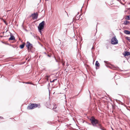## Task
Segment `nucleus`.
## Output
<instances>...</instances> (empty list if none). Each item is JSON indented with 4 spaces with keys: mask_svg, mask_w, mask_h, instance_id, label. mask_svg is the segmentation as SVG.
I'll return each mask as SVG.
<instances>
[{
    "mask_svg": "<svg viewBox=\"0 0 130 130\" xmlns=\"http://www.w3.org/2000/svg\"><path fill=\"white\" fill-rule=\"evenodd\" d=\"M89 120L91 121V123H88V125H92L93 127H96L101 130H105L104 127L99 123V121L95 119L93 116L92 117L89 119Z\"/></svg>",
    "mask_w": 130,
    "mask_h": 130,
    "instance_id": "1",
    "label": "nucleus"
},
{
    "mask_svg": "<svg viewBox=\"0 0 130 130\" xmlns=\"http://www.w3.org/2000/svg\"><path fill=\"white\" fill-rule=\"evenodd\" d=\"M45 23V21H43L39 24L38 26V29L39 31L41 34V30L44 28Z\"/></svg>",
    "mask_w": 130,
    "mask_h": 130,
    "instance_id": "2",
    "label": "nucleus"
},
{
    "mask_svg": "<svg viewBox=\"0 0 130 130\" xmlns=\"http://www.w3.org/2000/svg\"><path fill=\"white\" fill-rule=\"evenodd\" d=\"M39 104H30L27 107V108L28 109H33L34 108L37 107Z\"/></svg>",
    "mask_w": 130,
    "mask_h": 130,
    "instance_id": "3",
    "label": "nucleus"
},
{
    "mask_svg": "<svg viewBox=\"0 0 130 130\" xmlns=\"http://www.w3.org/2000/svg\"><path fill=\"white\" fill-rule=\"evenodd\" d=\"M118 41L115 36H114L111 39V43L112 44H116L118 43Z\"/></svg>",
    "mask_w": 130,
    "mask_h": 130,
    "instance_id": "4",
    "label": "nucleus"
},
{
    "mask_svg": "<svg viewBox=\"0 0 130 130\" xmlns=\"http://www.w3.org/2000/svg\"><path fill=\"white\" fill-rule=\"evenodd\" d=\"M26 46L28 51H30L31 48L33 47L32 45L28 41L27 42Z\"/></svg>",
    "mask_w": 130,
    "mask_h": 130,
    "instance_id": "5",
    "label": "nucleus"
},
{
    "mask_svg": "<svg viewBox=\"0 0 130 130\" xmlns=\"http://www.w3.org/2000/svg\"><path fill=\"white\" fill-rule=\"evenodd\" d=\"M38 13L37 12L36 13H32L30 16V17H32V19L34 20L35 19H37L38 18Z\"/></svg>",
    "mask_w": 130,
    "mask_h": 130,
    "instance_id": "6",
    "label": "nucleus"
},
{
    "mask_svg": "<svg viewBox=\"0 0 130 130\" xmlns=\"http://www.w3.org/2000/svg\"><path fill=\"white\" fill-rule=\"evenodd\" d=\"M123 55L124 56H126L130 55V53L129 52L127 51H125L123 53Z\"/></svg>",
    "mask_w": 130,
    "mask_h": 130,
    "instance_id": "7",
    "label": "nucleus"
},
{
    "mask_svg": "<svg viewBox=\"0 0 130 130\" xmlns=\"http://www.w3.org/2000/svg\"><path fill=\"white\" fill-rule=\"evenodd\" d=\"M10 37L9 39V40H15V38L14 36L12 34H11L10 35Z\"/></svg>",
    "mask_w": 130,
    "mask_h": 130,
    "instance_id": "8",
    "label": "nucleus"
},
{
    "mask_svg": "<svg viewBox=\"0 0 130 130\" xmlns=\"http://www.w3.org/2000/svg\"><path fill=\"white\" fill-rule=\"evenodd\" d=\"M124 32L127 35H129L130 34V31L127 30H125L124 31Z\"/></svg>",
    "mask_w": 130,
    "mask_h": 130,
    "instance_id": "9",
    "label": "nucleus"
},
{
    "mask_svg": "<svg viewBox=\"0 0 130 130\" xmlns=\"http://www.w3.org/2000/svg\"><path fill=\"white\" fill-rule=\"evenodd\" d=\"M77 15L76 16V17H75V18L74 17L73 19V21H74V20H78L79 19V17H78H78H77Z\"/></svg>",
    "mask_w": 130,
    "mask_h": 130,
    "instance_id": "10",
    "label": "nucleus"
},
{
    "mask_svg": "<svg viewBox=\"0 0 130 130\" xmlns=\"http://www.w3.org/2000/svg\"><path fill=\"white\" fill-rule=\"evenodd\" d=\"M129 23V22L128 21H127V20H126L124 21V24L125 25H127V24Z\"/></svg>",
    "mask_w": 130,
    "mask_h": 130,
    "instance_id": "11",
    "label": "nucleus"
},
{
    "mask_svg": "<svg viewBox=\"0 0 130 130\" xmlns=\"http://www.w3.org/2000/svg\"><path fill=\"white\" fill-rule=\"evenodd\" d=\"M25 44L23 43L22 44L20 45V48L21 49L23 48L24 47Z\"/></svg>",
    "mask_w": 130,
    "mask_h": 130,
    "instance_id": "12",
    "label": "nucleus"
},
{
    "mask_svg": "<svg viewBox=\"0 0 130 130\" xmlns=\"http://www.w3.org/2000/svg\"><path fill=\"white\" fill-rule=\"evenodd\" d=\"M95 65L97 67H99L100 66V64L98 61H97L96 62Z\"/></svg>",
    "mask_w": 130,
    "mask_h": 130,
    "instance_id": "13",
    "label": "nucleus"
},
{
    "mask_svg": "<svg viewBox=\"0 0 130 130\" xmlns=\"http://www.w3.org/2000/svg\"><path fill=\"white\" fill-rule=\"evenodd\" d=\"M0 19L2 20L5 23L6 25H7L8 24L7 22L2 18H1Z\"/></svg>",
    "mask_w": 130,
    "mask_h": 130,
    "instance_id": "14",
    "label": "nucleus"
},
{
    "mask_svg": "<svg viewBox=\"0 0 130 130\" xmlns=\"http://www.w3.org/2000/svg\"><path fill=\"white\" fill-rule=\"evenodd\" d=\"M50 75H46L45 76V79H47V80H48V78L50 77Z\"/></svg>",
    "mask_w": 130,
    "mask_h": 130,
    "instance_id": "15",
    "label": "nucleus"
},
{
    "mask_svg": "<svg viewBox=\"0 0 130 130\" xmlns=\"http://www.w3.org/2000/svg\"><path fill=\"white\" fill-rule=\"evenodd\" d=\"M126 20H130V15H128L126 18Z\"/></svg>",
    "mask_w": 130,
    "mask_h": 130,
    "instance_id": "16",
    "label": "nucleus"
},
{
    "mask_svg": "<svg viewBox=\"0 0 130 130\" xmlns=\"http://www.w3.org/2000/svg\"><path fill=\"white\" fill-rule=\"evenodd\" d=\"M125 39L128 41H130V37H125Z\"/></svg>",
    "mask_w": 130,
    "mask_h": 130,
    "instance_id": "17",
    "label": "nucleus"
},
{
    "mask_svg": "<svg viewBox=\"0 0 130 130\" xmlns=\"http://www.w3.org/2000/svg\"><path fill=\"white\" fill-rule=\"evenodd\" d=\"M57 80V79H53V81H51V82H55V80Z\"/></svg>",
    "mask_w": 130,
    "mask_h": 130,
    "instance_id": "18",
    "label": "nucleus"
},
{
    "mask_svg": "<svg viewBox=\"0 0 130 130\" xmlns=\"http://www.w3.org/2000/svg\"><path fill=\"white\" fill-rule=\"evenodd\" d=\"M62 65L63 66L64 65V64H65V62H63V61H62Z\"/></svg>",
    "mask_w": 130,
    "mask_h": 130,
    "instance_id": "19",
    "label": "nucleus"
},
{
    "mask_svg": "<svg viewBox=\"0 0 130 130\" xmlns=\"http://www.w3.org/2000/svg\"><path fill=\"white\" fill-rule=\"evenodd\" d=\"M25 83L26 84H32L30 83V82H26V83Z\"/></svg>",
    "mask_w": 130,
    "mask_h": 130,
    "instance_id": "20",
    "label": "nucleus"
},
{
    "mask_svg": "<svg viewBox=\"0 0 130 130\" xmlns=\"http://www.w3.org/2000/svg\"><path fill=\"white\" fill-rule=\"evenodd\" d=\"M104 62H105V63H106V64H108L107 63V62H108L107 61H104Z\"/></svg>",
    "mask_w": 130,
    "mask_h": 130,
    "instance_id": "21",
    "label": "nucleus"
},
{
    "mask_svg": "<svg viewBox=\"0 0 130 130\" xmlns=\"http://www.w3.org/2000/svg\"><path fill=\"white\" fill-rule=\"evenodd\" d=\"M69 65L68 64V63H67V64H66V66L67 67H68V66H69ZM67 67H66V68H67Z\"/></svg>",
    "mask_w": 130,
    "mask_h": 130,
    "instance_id": "22",
    "label": "nucleus"
},
{
    "mask_svg": "<svg viewBox=\"0 0 130 130\" xmlns=\"http://www.w3.org/2000/svg\"><path fill=\"white\" fill-rule=\"evenodd\" d=\"M3 118V117H0V119H2Z\"/></svg>",
    "mask_w": 130,
    "mask_h": 130,
    "instance_id": "23",
    "label": "nucleus"
},
{
    "mask_svg": "<svg viewBox=\"0 0 130 130\" xmlns=\"http://www.w3.org/2000/svg\"><path fill=\"white\" fill-rule=\"evenodd\" d=\"M94 49V47H93L91 48V50H92V49Z\"/></svg>",
    "mask_w": 130,
    "mask_h": 130,
    "instance_id": "24",
    "label": "nucleus"
},
{
    "mask_svg": "<svg viewBox=\"0 0 130 130\" xmlns=\"http://www.w3.org/2000/svg\"><path fill=\"white\" fill-rule=\"evenodd\" d=\"M56 108V107H54L53 108V109H55Z\"/></svg>",
    "mask_w": 130,
    "mask_h": 130,
    "instance_id": "25",
    "label": "nucleus"
},
{
    "mask_svg": "<svg viewBox=\"0 0 130 130\" xmlns=\"http://www.w3.org/2000/svg\"><path fill=\"white\" fill-rule=\"evenodd\" d=\"M47 56H48V57H51V56L50 55H47Z\"/></svg>",
    "mask_w": 130,
    "mask_h": 130,
    "instance_id": "26",
    "label": "nucleus"
},
{
    "mask_svg": "<svg viewBox=\"0 0 130 130\" xmlns=\"http://www.w3.org/2000/svg\"><path fill=\"white\" fill-rule=\"evenodd\" d=\"M12 47L13 48H14V46H13L12 45Z\"/></svg>",
    "mask_w": 130,
    "mask_h": 130,
    "instance_id": "27",
    "label": "nucleus"
},
{
    "mask_svg": "<svg viewBox=\"0 0 130 130\" xmlns=\"http://www.w3.org/2000/svg\"><path fill=\"white\" fill-rule=\"evenodd\" d=\"M66 69H65V71L66 70Z\"/></svg>",
    "mask_w": 130,
    "mask_h": 130,
    "instance_id": "28",
    "label": "nucleus"
},
{
    "mask_svg": "<svg viewBox=\"0 0 130 130\" xmlns=\"http://www.w3.org/2000/svg\"><path fill=\"white\" fill-rule=\"evenodd\" d=\"M2 43H4L3 42H2Z\"/></svg>",
    "mask_w": 130,
    "mask_h": 130,
    "instance_id": "29",
    "label": "nucleus"
},
{
    "mask_svg": "<svg viewBox=\"0 0 130 130\" xmlns=\"http://www.w3.org/2000/svg\"><path fill=\"white\" fill-rule=\"evenodd\" d=\"M44 53H45V54H46V53H45V52Z\"/></svg>",
    "mask_w": 130,
    "mask_h": 130,
    "instance_id": "30",
    "label": "nucleus"
},
{
    "mask_svg": "<svg viewBox=\"0 0 130 130\" xmlns=\"http://www.w3.org/2000/svg\"><path fill=\"white\" fill-rule=\"evenodd\" d=\"M80 15H79V17H80Z\"/></svg>",
    "mask_w": 130,
    "mask_h": 130,
    "instance_id": "31",
    "label": "nucleus"
},
{
    "mask_svg": "<svg viewBox=\"0 0 130 130\" xmlns=\"http://www.w3.org/2000/svg\"><path fill=\"white\" fill-rule=\"evenodd\" d=\"M129 42H130V41H129Z\"/></svg>",
    "mask_w": 130,
    "mask_h": 130,
    "instance_id": "32",
    "label": "nucleus"
}]
</instances>
